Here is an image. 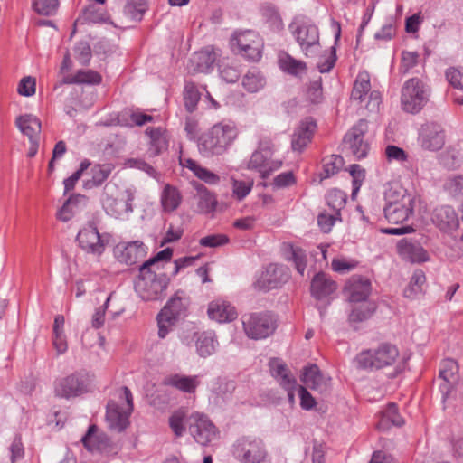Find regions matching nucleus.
Wrapping results in <instances>:
<instances>
[{
	"label": "nucleus",
	"mask_w": 463,
	"mask_h": 463,
	"mask_svg": "<svg viewBox=\"0 0 463 463\" xmlns=\"http://www.w3.org/2000/svg\"><path fill=\"white\" fill-rule=\"evenodd\" d=\"M335 289V282L331 280L325 273H318L312 279L311 293L317 299L328 297Z\"/></svg>",
	"instance_id": "obj_30"
},
{
	"label": "nucleus",
	"mask_w": 463,
	"mask_h": 463,
	"mask_svg": "<svg viewBox=\"0 0 463 463\" xmlns=\"http://www.w3.org/2000/svg\"><path fill=\"white\" fill-rule=\"evenodd\" d=\"M97 427L90 425L87 433L82 437L81 441L89 450L101 449L107 444L105 435H97Z\"/></svg>",
	"instance_id": "obj_41"
},
{
	"label": "nucleus",
	"mask_w": 463,
	"mask_h": 463,
	"mask_svg": "<svg viewBox=\"0 0 463 463\" xmlns=\"http://www.w3.org/2000/svg\"><path fill=\"white\" fill-rule=\"evenodd\" d=\"M86 391L83 378L79 373H72L59 380L54 388L56 396L70 399L80 395Z\"/></svg>",
	"instance_id": "obj_17"
},
{
	"label": "nucleus",
	"mask_w": 463,
	"mask_h": 463,
	"mask_svg": "<svg viewBox=\"0 0 463 463\" xmlns=\"http://www.w3.org/2000/svg\"><path fill=\"white\" fill-rule=\"evenodd\" d=\"M232 46L238 48V52L251 61H257L261 57L263 42L259 33L248 30L236 33L232 39Z\"/></svg>",
	"instance_id": "obj_12"
},
{
	"label": "nucleus",
	"mask_w": 463,
	"mask_h": 463,
	"mask_svg": "<svg viewBox=\"0 0 463 463\" xmlns=\"http://www.w3.org/2000/svg\"><path fill=\"white\" fill-rule=\"evenodd\" d=\"M368 98L365 109L371 113H377L382 103L381 94L377 90H371L370 77L367 72H360L354 83L351 99L363 103Z\"/></svg>",
	"instance_id": "obj_10"
},
{
	"label": "nucleus",
	"mask_w": 463,
	"mask_h": 463,
	"mask_svg": "<svg viewBox=\"0 0 463 463\" xmlns=\"http://www.w3.org/2000/svg\"><path fill=\"white\" fill-rule=\"evenodd\" d=\"M368 132L366 120H359L345 136L344 149L353 155L355 159H361L367 156L369 150L365 135Z\"/></svg>",
	"instance_id": "obj_11"
},
{
	"label": "nucleus",
	"mask_w": 463,
	"mask_h": 463,
	"mask_svg": "<svg viewBox=\"0 0 463 463\" xmlns=\"http://www.w3.org/2000/svg\"><path fill=\"white\" fill-rule=\"evenodd\" d=\"M229 238L224 234H212L200 239V245L215 248L228 243Z\"/></svg>",
	"instance_id": "obj_59"
},
{
	"label": "nucleus",
	"mask_w": 463,
	"mask_h": 463,
	"mask_svg": "<svg viewBox=\"0 0 463 463\" xmlns=\"http://www.w3.org/2000/svg\"><path fill=\"white\" fill-rule=\"evenodd\" d=\"M326 202L328 206L335 212V215H339L340 210L346 203V194L339 189H332L326 194Z\"/></svg>",
	"instance_id": "obj_50"
},
{
	"label": "nucleus",
	"mask_w": 463,
	"mask_h": 463,
	"mask_svg": "<svg viewBox=\"0 0 463 463\" xmlns=\"http://www.w3.org/2000/svg\"><path fill=\"white\" fill-rule=\"evenodd\" d=\"M133 411V397L130 390L122 386L118 388L114 398L107 404L106 422L116 432L123 431L129 425V416Z\"/></svg>",
	"instance_id": "obj_2"
},
{
	"label": "nucleus",
	"mask_w": 463,
	"mask_h": 463,
	"mask_svg": "<svg viewBox=\"0 0 463 463\" xmlns=\"http://www.w3.org/2000/svg\"><path fill=\"white\" fill-rule=\"evenodd\" d=\"M79 246L87 253L100 256L105 250L98 228L90 223L80 230L77 235Z\"/></svg>",
	"instance_id": "obj_16"
},
{
	"label": "nucleus",
	"mask_w": 463,
	"mask_h": 463,
	"mask_svg": "<svg viewBox=\"0 0 463 463\" xmlns=\"http://www.w3.org/2000/svg\"><path fill=\"white\" fill-rule=\"evenodd\" d=\"M234 390L233 382L217 380L212 386V392L217 396L225 398L228 393H231Z\"/></svg>",
	"instance_id": "obj_60"
},
{
	"label": "nucleus",
	"mask_w": 463,
	"mask_h": 463,
	"mask_svg": "<svg viewBox=\"0 0 463 463\" xmlns=\"http://www.w3.org/2000/svg\"><path fill=\"white\" fill-rule=\"evenodd\" d=\"M371 282L368 279L361 276H353L345 286V293L351 302H368L367 298L371 293Z\"/></svg>",
	"instance_id": "obj_18"
},
{
	"label": "nucleus",
	"mask_w": 463,
	"mask_h": 463,
	"mask_svg": "<svg viewBox=\"0 0 463 463\" xmlns=\"http://www.w3.org/2000/svg\"><path fill=\"white\" fill-rule=\"evenodd\" d=\"M269 367L272 376L284 389H288L296 384L294 376L290 373L286 364L279 359H272L269 362Z\"/></svg>",
	"instance_id": "obj_34"
},
{
	"label": "nucleus",
	"mask_w": 463,
	"mask_h": 463,
	"mask_svg": "<svg viewBox=\"0 0 463 463\" xmlns=\"http://www.w3.org/2000/svg\"><path fill=\"white\" fill-rule=\"evenodd\" d=\"M88 198L85 195L75 194L71 195L58 211L56 216L61 222L70 221L76 213L87 205Z\"/></svg>",
	"instance_id": "obj_26"
},
{
	"label": "nucleus",
	"mask_w": 463,
	"mask_h": 463,
	"mask_svg": "<svg viewBox=\"0 0 463 463\" xmlns=\"http://www.w3.org/2000/svg\"><path fill=\"white\" fill-rule=\"evenodd\" d=\"M16 125L20 131L28 137L29 140L39 139L41 122L36 117L30 114L21 116L16 119Z\"/></svg>",
	"instance_id": "obj_33"
},
{
	"label": "nucleus",
	"mask_w": 463,
	"mask_h": 463,
	"mask_svg": "<svg viewBox=\"0 0 463 463\" xmlns=\"http://www.w3.org/2000/svg\"><path fill=\"white\" fill-rule=\"evenodd\" d=\"M425 280L424 273L421 270H416L411 279L409 286L404 289V296L409 298H415L421 292Z\"/></svg>",
	"instance_id": "obj_48"
},
{
	"label": "nucleus",
	"mask_w": 463,
	"mask_h": 463,
	"mask_svg": "<svg viewBox=\"0 0 463 463\" xmlns=\"http://www.w3.org/2000/svg\"><path fill=\"white\" fill-rule=\"evenodd\" d=\"M115 254L120 262L133 265L145 257L146 250L143 242L135 241L117 245Z\"/></svg>",
	"instance_id": "obj_19"
},
{
	"label": "nucleus",
	"mask_w": 463,
	"mask_h": 463,
	"mask_svg": "<svg viewBox=\"0 0 463 463\" xmlns=\"http://www.w3.org/2000/svg\"><path fill=\"white\" fill-rule=\"evenodd\" d=\"M458 373V365L455 360L446 359L440 363L439 376L444 383L439 385V391L442 393L443 401L456 383Z\"/></svg>",
	"instance_id": "obj_22"
},
{
	"label": "nucleus",
	"mask_w": 463,
	"mask_h": 463,
	"mask_svg": "<svg viewBox=\"0 0 463 463\" xmlns=\"http://www.w3.org/2000/svg\"><path fill=\"white\" fill-rule=\"evenodd\" d=\"M218 346L213 332H203L202 333L196 341V350L201 357H208L215 353Z\"/></svg>",
	"instance_id": "obj_39"
},
{
	"label": "nucleus",
	"mask_w": 463,
	"mask_h": 463,
	"mask_svg": "<svg viewBox=\"0 0 463 463\" xmlns=\"http://www.w3.org/2000/svg\"><path fill=\"white\" fill-rule=\"evenodd\" d=\"M246 335L254 340L265 339L276 329V320L267 312L250 313L241 317Z\"/></svg>",
	"instance_id": "obj_6"
},
{
	"label": "nucleus",
	"mask_w": 463,
	"mask_h": 463,
	"mask_svg": "<svg viewBox=\"0 0 463 463\" xmlns=\"http://www.w3.org/2000/svg\"><path fill=\"white\" fill-rule=\"evenodd\" d=\"M288 278V269L284 265L270 263L260 271L254 285L258 289L269 291L280 288Z\"/></svg>",
	"instance_id": "obj_15"
},
{
	"label": "nucleus",
	"mask_w": 463,
	"mask_h": 463,
	"mask_svg": "<svg viewBox=\"0 0 463 463\" xmlns=\"http://www.w3.org/2000/svg\"><path fill=\"white\" fill-rule=\"evenodd\" d=\"M237 136L238 130L234 123H216L199 137V151L207 157L222 155L232 145Z\"/></svg>",
	"instance_id": "obj_1"
},
{
	"label": "nucleus",
	"mask_w": 463,
	"mask_h": 463,
	"mask_svg": "<svg viewBox=\"0 0 463 463\" xmlns=\"http://www.w3.org/2000/svg\"><path fill=\"white\" fill-rule=\"evenodd\" d=\"M185 414L182 411H175L169 418V425L177 437H181L184 432V420Z\"/></svg>",
	"instance_id": "obj_57"
},
{
	"label": "nucleus",
	"mask_w": 463,
	"mask_h": 463,
	"mask_svg": "<svg viewBox=\"0 0 463 463\" xmlns=\"http://www.w3.org/2000/svg\"><path fill=\"white\" fill-rule=\"evenodd\" d=\"M115 166L111 163L98 164L91 167V178L84 182V188L92 189L100 186L111 175Z\"/></svg>",
	"instance_id": "obj_31"
},
{
	"label": "nucleus",
	"mask_w": 463,
	"mask_h": 463,
	"mask_svg": "<svg viewBox=\"0 0 463 463\" xmlns=\"http://www.w3.org/2000/svg\"><path fill=\"white\" fill-rule=\"evenodd\" d=\"M391 421L394 426H402L403 424V419L400 416L397 411V407L394 403H390L387 408L383 411L382 421Z\"/></svg>",
	"instance_id": "obj_55"
},
{
	"label": "nucleus",
	"mask_w": 463,
	"mask_h": 463,
	"mask_svg": "<svg viewBox=\"0 0 463 463\" xmlns=\"http://www.w3.org/2000/svg\"><path fill=\"white\" fill-rule=\"evenodd\" d=\"M344 166V159L341 156L331 155L323 161V172L321 179L329 178L339 172Z\"/></svg>",
	"instance_id": "obj_44"
},
{
	"label": "nucleus",
	"mask_w": 463,
	"mask_h": 463,
	"mask_svg": "<svg viewBox=\"0 0 463 463\" xmlns=\"http://www.w3.org/2000/svg\"><path fill=\"white\" fill-rule=\"evenodd\" d=\"M385 156L388 162L396 161L403 163L408 160V154L401 147L394 145H388L385 147Z\"/></svg>",
	"instance_id": "obj_56"
},
{
	"label": "nucleus",
	"mask_w": 463,
	"mask_h": 463,
	"mask_svg": "<svg viewBox=\"0 0 463 463\" xmlns=\"http://www.w3.org/2000/svg\"><path fill=\"white\" fill-rule=\"evenodd\" d=\"M233 455L241 463H265L268 452L262 439L249 436L236 441Z\"/></svg>",
	"instance_id": "obj_7"
},
{
	"label": "nucleus",
	"mask_w": 463,
	"mask_h": 463,
	"mask_svg": "<svg viewBox=\"0 0 463 463\" xmlns=\"http://www.w3.org/2000/svg\"><path fill=\"white\" fill-rule=\"evenodd\" d=\"M436 157L439 165L448 170L458 169L462 164V156L459 151L453 146L440 149Z\"/></svg>",
	"instance_id": "obj_37"
},
{
	"label": "nucleus",
	"mask_w": 463,
	"mask_h": 463,
	"mask_svg": "<svg viewBox=\"0 0 463 463\" xmlns=\"http://www.w3.org/2000/svg\"><path fill=\"white\" fill-rule=\"evenodd\" d=\"M265 80L257 71L248 72L242 80L243 87L250 92H257L263 88Z\"/></svg>",
	"instance_id": "obj_51"
},
{
	"label": "nucleus",
	"mask_w": 463,
	"mask_h": 463,
	"mask_svg": "<svg viewBox=\"0 0 463 463\" xmlns=\"http://www.w3.org/2000/svg\"><path fill=\"white\" fill-rule=\"evenodd\" d=\"M446 79L449 85L458 90H463V76L462 73L455 69L450 68L446 71Z\"/></svg>",
	"instance_id": "obj_64"
},
{
	"label": "nucleus",
	"mask_w": 463,
	"mask_h": 463,
	"mask_svg": "<svg viewBox=\"0 0 463 463\" xmlns=\"http://www.w3.org/2000/svg\"><path fill=\"white\" fill-rule=\"evenodd\" d=\"M182 201L183 196L176 187L171 184L164 186L160 194V202L164 213H170L175 212L180 206Z\"/></svg>",
	"instance_id": "obj_29"
},
{
	"label": "nucleus",
	"mask_w": 463,
	"mask_h": 463,
	"mask_svg": "<svg viewBox=\"0 0 463 463\" xmlns=\"http://www.w3.org/2000/svg\"><path fill=\"white\" fill-rule=\"evenodd\" d=\"M101 81V76L91 70H80L73 76H66L63 80L57 83L54 87V90L59 91L64 84L72 83H88V84H98Z\"/></svg>",
	"instance_id": "obj_32"
},
{
	"label": "nucleus",
	"mask_w": 463,
	"mask_h": 463,
	"mask_svg": "<svg viewBox=\"0 0 463 463\" xmlns=\"http://www.w3.org/2000/svg\"><path fill=\"white\" fill-rule=\"evenodd\" d=\"M402 106L409 113H418L427 101L422 82L416 78L408 80L402 90Z\"/></svg>",
	"instance_id": "obj_13"
},
{
	"label": "nucleus",
	"mask_w": 463,
	"mask_h": 463,
	"mask_svg": "<svg viewBox=\"0 0 463 463\" xmlns=\"http://www.w3.org/2000/svg\"><path fill=\"white\" fill-rule=\"evenodd\" d=\"M58 0H34L33 9L40 14L52 15L58 8Z\"/></svg>",
	"instance_id": "obj_52"
},
{
	"label": "nucleus",
	"mask_w": 463,
	"mask_h": 463,
	"mask_svg": "<svg viewBox=\"0 0 463 463\" xmlns=\"http://www.w3.org/2000/svg\"><path fill=\"white\" fill-rule=\"evenodd\" d=\"M296 41L307 57L315 55L319 48L318 28L310 21L300 20L290 24Z\"/></svg>",
	"instance_id": "obj_8"
},
{
	"label": "nucleus",
	"mask_w": 463,
	"mask_h": 463,
	"mask_svg": "<svg viewBox=\"0 0 463 463\" xmlns=\"http://www.w3.org/2000/svg\"><path fill=\"white\" fill-rule=\"evenodd\" d=\"M136 191L133 188H127L121 194L120 198L114 199L109 206L112 215L120 218L125 214L133 212L132 203L135 200Z\"/></svg>",
	"instance_id": "obj_27"
},
{
	"label": "nucleus",
	"mask_w": 463,
	"mask_h": 463,
	"mask_svg": "<svg viewBox=\"0 0 463 463\" xmlns=\"http://www.w3.org/2000/svg\"><path fill=\"white\" fill-rule=\"evenodd\" d=\"M185 307L179 297H174L168 300L164 308L160 311L163 316L169 317L174 321L183 314Z\"/></svg>",
	"instance_id": "obj_47"
},
{
	"label": "nucleus",
	"mask_w": 463,
	"mask_h": 463,
	"mask_svg": "<svg viewBox=\"0 0 463 463\" xmlns=\"http://www.w3.org/2000/svg\"><path fill=\"white\" fill-rule=\"evenodd\" d=\"M146 0H128L124 6V14L133 21H140L146 11Z\"/></svg>",
	"instance_id": "obj_43"
},
{
	"label": "nucleus",
	"mask_w": 463,
	"mask_h": 463,
	"mask_svg": "<svg viewBox=\"0 0 463 463\" xmlns=\"http://www.w3.org/2000/svg\"><path fill=\"white\" fill-rule=\"evenodd\" d=\"M398 357L399 351L395 345L383 344L375 349L361 352L356 362L360 368L378 370L392 365Z\"/></svg>",
	"instance_id": "obj_5"
},
{
	"label": "nucleus",
	"mask_w": 463,
	"mask_h": 463,
	"mask_svg": "<svg viewBox=\"0 0 463 463\" xmlns=\"http://www.w3.org/2000/svg\"><path fill=\"white\" fill-rule=\"evenodd\" d=\"M330 380V377L322 373L317 364L306 367L301 376V381L307 387L320 393L327 391Z\"/></svg>",
	"instance_id": "obj_21"
},
{
	"label": "nucleus",
	"mask_w": 463,
	"mask_h": 463,
	"mask_svg": "<svg viewBox=\"0 0 463 463\" xmlns=\"http://www.w3.org/2000/svg\"><path fill=\"white\" fill-rule=\"evenodd\" d=\"M315 124L302 123L292 135L291 146L294 151L301 152L310 142Z\"/></svg>",
	"instance_id": "obj_36"
},
{
	"label": "nucleus",
	"mask_w": 463,
	"mask_h": 463,
	"mask_svg": "<svg viewBox=\"0 0 463 463\" xmlns=\"http://www.w3.org/2000/svg\"><path fill=\"white\" fill-rule=\"evenodd\" d=\"M232 194L233 196L241 201L244 199L251 191L253 183L252 182H244L241 180H236L232 178Z\"/></svg>",
	"instance_id": "obj_53"
},
{
	"label": "nucleus",
	"mask_w": 463,
	"mask_h": 463,
	"mask_svg": "<svg viewBox=\"0 0 463 463\" xmlns=\"http://www.w3.org/2000/svg\"><path fill=\"white\" fill-rule=\"evenodd\" d=\"M385 200L384 216L390 223H402L412 215L414 200L405 191L390 189Z\"/></svg>",
	"instance_id": "obj_3"
},
{
	"label": "nucleus",
	"mask_w": 463,
	"mask_h": 463,
	"mask_svg": "<svg viewBox=\"0 0 463 463\" xmlns=\"http://www.w3.org/2000/svg\"><path fill=\"white\" fill-rule=\"evenodd\" d=\"M140 277L136 284V291L143 300L154 301L162 298L165 295L169 284V278L165 273L156 274L146 265H142Z\"/></svg>",
	"instance_id": "obj_4"
},
{
	"label": "nucleus",
	"mask_w": 463,
	"mask_h": 463,
	"mask_svg": "<svg viewBox=\"0 0 463 463\" xmlns=\"http://www.w3.org/2000/svg\"><path fill=\"white\" fill-rule=\"evenodd\" d=\"M187 422L189 432L197 443L206 446L217 438L216 427L207 416L195 412L189 416Z\"/></svg>",
	"instance_id": "obj_14"
},
{
	"label": "nucleus",
	"mask_w": 463,
	"mask_h": 463,
	"mask_svg": "<svg viewBox=\"0 0 463 463\" xmlns=\"http://www.w3.org/2000/svg\"><path fill=\"white\" fill-rule=\"evenodd\" d=\"M398 251L403 259L411 262L429 260L427 251L418 241L402 240L398 243Z\"/></svg>",
	"instance_id": "obj_24"
},
{
	"label": "nucleus",
	"mask_w": 463,
	"mask_h": 463,
	"mask_svg": "<svg viewBox=\"0 0 463 463\" xmlns=\"http://www.w3.org/2000/svg\"><path fill=\"white\" fill-rule=\"evenodd\" d=\"M349 172L353 178L352 197H354L358 193L364 180L365 171L361 165L354 164L350 166Z\"/></svg>",
	"instance_id": "obj_54"
},
{
	"label": "nucleus",
	"mask_w": 463,
	"mask_h": 463,
	"mask_svg": "<svg viewBox=\"0 0 463 463\" xmlns=\"http://www.w3.org/2000/svg\"><path fill=\"white\" fill-rule=\"evenodd\" d=\"M292 260L296 269L303 276L307 267V256L305 251L299 248L293 249Z\"/></svg>",
	"instance_id": "obj_62"
},
{
	"label": "nucleus",
	"mask_w": 463,
	"mask_h": 463,
	"mask_svg": "<svg viewBox=\"0 0 463 463\" xmlns=\"http://www.w3.org/2000/svg\"><path fill=\"white\" fill-rule=\"evenodd\" d=\"M335 61V49L332 47L329 52L325 53L320 58L317 67L321 73L328 72L334 67Z\"/></svg>",
	"instance_id": "obj_58"
},
{
	"label": "nucleus",
	"mask_w": 463,
	"mask_h": 463,
	"mask_svg": "<svg viewBox=\"0 0 463 463\" xmlns=\"http://www.w3.org/2000/svg\"><path fill=\"white\" fill-rule=\"evenodd\" d=\"M166 385L172 386L183 392L193 393L200 384L197 375L173 374L165 379Z\"/></svg>",
	"instance_id": "obj_28"
},
{
	"label": "nucleus",
	"mask_w": 463,
	"mask_h": 463,
	"mask_svg": "<svg viewBox=\"0 0 463 463\" xmlns=\"http://www.w3.org/2000/svg\"><path fill=\"white\" fill-rule=\"evenodd\" d=\"M273 146L269 140H261L259 148L251 155L248 168L257 171L262 178L268 177L272 172L278 170L282 162L271 159Z\"/></svg>",
	"instance_id": "obj_9"
},
{
	"label": "nucleus",
	"mask_w": 463,
	"mask_h": 463,
	"mask_svg": "<svg viewBox=\"0 0 463 463\" xmlns=\"http://www.w3.org/2000/svg\"><path fill=\"white\" fill-rule=\"evenodd\" d=\"M214 55L203 50L193 54L189 60L188 69L193 72H207L214 63Z\"/></svg>",
	"instance_id": "obj_35"
},
{
	"label": "nucleus",
	"mask_w": 463,
	"mask_h": 463,
	"mask_svg": "<svg viewBox=\"0 0 463 463\" xmlns=\"http://www.w3.org/2000/svg\"><path fill=\"white\" fill-rule=\"evenodd\" d=\"M459 226L458 213L449 205H442L436 209V228L445 233H452Z\"/></svg>",
	"instance_id": "obj_23"
},
{
	"label": "nucleus",
	"mask_w": 463,
	"mask_h": 463,
	"mask_svg": "<svg viewBox=\"0 0 463 463\" xmlns=\"http://www.w3.org/2000/svg\"><path fill=\"white\" fill-rule=\"evenodd\" d=\"M200 99V93L193 82H186L184 90V106L189 112H193Z\"/></svg>",
	"instance_id": "obj_49"
},
{
	"label": "nucleus",
	"mask_w": 463,
	"mask_h": 463,
	"mask_svg": "<svg viewBox=\"0 0 463 463\" xmlns=\"http://www.w3.org/2000/svg\"><path fill=\"white\" fill-rule=\"evenodd\" d=\"M358 305L353 307L349 320L351 323L363 322L368 319L375 310V305L372 302H357Z\"/></svg>",
	"instance_id": "obj_42"
},
{
	"label": "nucleus",
	"mask_w": 463,
	"mask_h": 463,
	"mask_svg": "<svg viewBox=\"0 0 463 463\" xmlns=\"http://www.w3.org/2000/svg\"><path fill=\"white\" fill-rule=\"evenodd\" d=\"M35 79L33 77H24L21 80L18 86L20 95L30 97L35 93Z\"/></svg>",
	"instance_id": "obj_63"
},
{
	"label": "nucleus",
	"mask_w": 463,
	"mask_h": 463,
	"mask_svg": "<svg viewBox=\"0 0 463 463\" xmlns=\"http://www.w3.org/2000/svg\"><path fill=\"white\" fill-rule=\"evenodd\" d=\"M175 321L169 318V317L163 316L162 314L157 315V325H158V336L165 338L168 333L172 330Z\"/></svg>",
	"instance_id": "obj_61"
},
{
	"label": "nucleus",
	"mask_w": 463,
	"mask_h": 463,
	"mask_svg": "<svg viewBox=\"0 0 463 463\" xmlns=\"http://www.w3.org/2000/svg\"><path fill=\"white\" fill-rule=\"evenodd\" d=\"M217 206V199L214 194L205 186L200 184L197 187V209L201 213H213Z\"/></svg>",
	"instance_id": "obj_38"
},
{
	"label": "nucleus",
	"mask_w": 463,
	"mask_h": 463,
	"mask_svg": "<svg viewBox=\"0 0 463 463\" xmlns=\"http://www.w3.org/2000/svg\"><path fill=\"white\" fill-rule=\"evenodd\" d=\"M442 187L452 197H463V175H449L445 180Z\"/></svg>",
	"instance_id": "obj_46"
},
{
	"label": "nucleus",
	"mask_w": 463,
	"mask_h": 463,
	"mask_svg": "<svg viewBox=\"0 0 463 463\" xmlns=\"http://www.w3.org/2000/svg\"><path fill=\"white\" fill-rule=\"evenodd\" d=\"M279 66L283 71L293 75H298V73L306 70L305 62L294 59L293 57L287 53L279 55Z\"/></svg>",
	"instance_id": "obj_45"
},
{
	"label": "nucleus",
	"mask_w": 463,
	"mask_h": 463,
	"mask_svg": "<svg viewBox=\"0 0 463 463\" xmlns=\"http://www.w3.org/2000/svg\"><path fill=\"white\" fill-rule=\"evenodd\" d=\"M418 145L421 152H432L434 149V125L427 123L420 127Z\"/></svg>",
	"instance_id": "obj_40"
},
{
	"label": "nucleus",
	"mask_w": 463,
	"mask_h": 463,
	"mask_svg": "<svg viewBox=\"0 0 463 463\" xmlns=\"http://www.w3.org/2000/svg\"><path fill=\"white\" fill-rule=\"evenodd\" d=\"M207 313L212 320L218 323H226L237 318L235 307L223 299H215L209 303Z\"/></svg>",
	"instance_id": "obj_20"
},
{
	"label": "nucleus",
	"mask_w": 463,
	"mask_h": 463,
	"mask_svg": "<svg viewBox=\"0 0 463 463\" xmlns=\"http://www.w3.org/2000/svg\"><path fill=\"white\" fill-rule=\"evenodd\" d=\"M146 134L149 137V149L151 156H156L165 151L169 145V137L163 128H148Z\"/></svg>",
	"instance_id": "obj_25"
}]
</instances>
